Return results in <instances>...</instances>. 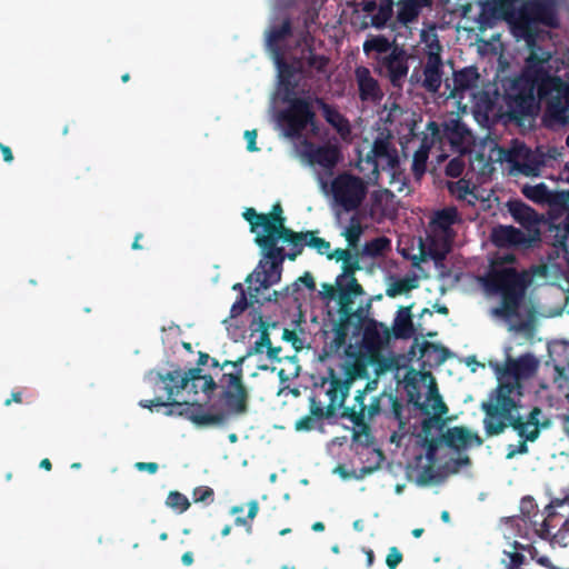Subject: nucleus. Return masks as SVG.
<instances>
[{
    "label": "nucleus",
    "mask_w": 569,
    "mask_h": 569,
    "mask_svg": "<svg viewBox=\"0 0 569 569\" xmlns=\"http://www.w3.org/2000/svg\"><path fill=\"white\" fill-rule=\"evenodd\" d=\"M349 327L345 325L342 321H338L335 326L333 333V345L337 349L341 348L347 340Z\"/></svg>",
    "instance_id": "57"
},
{
    "label": "nucleus",
    "mask_w": 569,
    "mask_h": 569,
    "mask_svg": "<svg viewBox=\"0 0 569 569\" xmlns=\"http://www.w3.org/2000/svg\"><path fill=\"white\" fill-rule=\"evenodd\" d=\"M519 0H489L482 4V14L495 18H502L515 24L518 10L516 4Z\"/></svg>",
    "instance_id": "31"
},
{
    "label": "nucleus",
    "mask_w": 569,
    "mask_h": 569,
    "mask_svg": "<svg viewBox=\"0 0 569 569\" xmlns=\"http://www.w3.org/2000/svg\"><path fill=\"white\" fill-rule=\"evenodd\" d=\"M529 47L531 52L527 58V67L522 74H529L532 70L540 69L542 72H545L547 78H559L558 76H551L545 68V63H547L551 58L550 52L545 51L540 47H537L536 42Z\"/></svg>",
    "instance_id": "36"
},
{
    "label": "nucleus",
    "mask_w": 569,
    "mask_h": 569,
    "mask_svg": "<svg viewBox=\"0 0 569 569\" xmlns=\"http://www.w3.org/2000/svg\"><path fill=\"white\" fill-rule=\"evenodd\" d=\"M386 401L390 406L388 411H383L387 417H392L396 420H400L402 417L403 406L397 396L392 393L385 395Z\"/></svg>",
    "instance_id": "52"
},
{
    "label": "nucleus",
    "mask_w": 569,
    "mask_h": 569,
    "mask_svg": "<svg viewBox=\"0 0 569 569\" xmlns=\"http://www.w3.org/2000/svg\"><path fill=\"white\" fill-rule=\"evenodd\" d=\"M258 511H259V503H258V501L257 500L249 501L247 518L237 517L234 519V523L237 526H247V531L251 532L252 527H251L250 523H248L247 519H250V520L254 519L256 516L258 515Z\"/></svg>",
    "instance_id": "54"
},
{
    "label": "nucleus",
    "mask_w": 569,
    "mask_h": 569,
    "mask_svg": "<svg viewBox=\"0 0 569 569\" xmlns=\"http://www.w3.org/2000/svg\"><path fill=\"white\" fill-rule=\"evenodd\" d=\"M459 221L458 210L455 207H447L441 210L435 212L433 217L430 221L431 231L435 233V237H429V252L428 254L435 260L440 261L445 259L447 252L449 251V241H443V250H439L437 248V239L436 234L440 233L446 238L452 237L451 227Z\"/></svg>",
    "instance_id": "12"
},
{
    "label": "nucleus",
    "mask_w": 569,
    "mask_h": 569,
    "mask_svg": "<svg viewBox=\"0 0 569 569\" xmlns=\"http://www.w3.org/2000/svg\"><path fill=\"white\" fill-rule=\"evenodd\" d=\"M322 296L325 299L339 301V288L338 286H332L330 283L322 284Z\"/></svg>",
    "instance_id": "62"
},
{
    "label": "nucleus",
    "mask_w": 569,
    "mask_h": 569,
    "mask_svg": "<svg viewBox=\"0 0 569 569\" xmlns=\"http://www.w3.org/2000/svg\"><path fill=\"white\" fill-rule=\"evenodd\" d=\"M360 270L359 259L357 254H350V259L342 262V273L337 277V286L339 291L342 288H348L351 284L352 279H356L355 272Z\"/></svg>",
    "instance_id": "43"
},
{
    "label": "nucleus",
    "mask_w": 569,
    "mask_h": 569,
    "mask_svg": "<svg viewBox=\"0 0 569 569\" xmlns=\"http://www.w3.org/2000/svg\"><path fill=\"white\" fill-rule=\"evenodd\" d=\"M479 78V73L475 67L463 68L453 73V89L451 96L455 97L458 92H465L473 88Z\"/></svg>",
    "instance_id": "37"
},
{
    "label": "nucleus",
    "mask_w": 569,
    "mask_h": 569,
    "mask_svg": "<svg viewBox=\"0 0 569 569\" xmlns=\"http://www.w3.org/2000/svg\"><path fill=\"white\" fill-rule=\"evenodd\" d=\"M429 349H432L435 352L438 353V359H437L438 363H442V362L446 361L447 355H448V349H446L442 346H438V345H435V343L426 342L425 346H423L422 351L427 352Z\"/></svg>",
    "instance_id": "61"
},
{
    "label": "nucleus",
    "mask_w": 569,
    "mask_h": 569,
    "mask_svg": "<svg viewBox=\"0 0 569 569\" xmlns=\"http://www.w3.org/2000/svg\"><path fill=\"white\" fill-rule=\"evenodd\" d=\"M244 139L247 140V149L250 152L258 151V147L256 144L257 140V130H247L244 132Z\"/></svg>",
    "instance_id": "64"
},
{
    "label": "nucleus",
    "mask_w": 569,
    "mask_h": 569,
    "mask_svg": "<svg viewBox=\"0 0 569 569\" xmlns=\"http://www.w3.org/2000/svg\"><path fill=\"white\" fill-rule=\"evenodd\" d=\"M267 259L268 267L263 269V272H257L256 281L260 283V287L268 289L272 284H276L281 279L282 263L284 259V249L282 247H273L272 243L263 244L256 243Z\"/></svg>",
    "instance_id": "17"
},
{
    "label": "nucleus",
    "mask_w": 569,
    "mask_h": 569,
    "mask_svg": "<svg viewBox=\"0 0 569 569\" xmlns=\"http://www.w3.org/2000/svg\"><path fill=\"white\" fill-rule=\"evenodd\" d=\"M282 100L288 104L286 109L280 111L278 119L284 130V134L289 138L297 139L302 132L316 123V112L311 96L297 97L296 94L282 96Z\"/></svg>",
    "instance_id": "8"
},
{
    "label": "nucleus",
    "mask_w": 569,
    "mask_h": 569,
    "mask_svg": "<svg viewBox=\"0 0 569 569\" xmlns=\"http://www.w3.org/2000/svg\"><path fill=\"white\" fill-rule=\"evenodd\" d=\"M281 240L287 243L290 249L289 251H284V259L290 261H295L303 251V248L307 243V231H295L291 228H287L282 230L279 234L273 237L272 244L273 247H278V242Z\"/></svg>",
    "instance_id": "28"
},
{
    "label": "nucleus",
    "mask_w": 569,
    "mask_h": 569,
    "mask_svg": "<svg viewBox=\"0 0 569 569\" xmlns=\"http://www.w3.org/2000/svg\"><path fill=\"white\" fill-rule=\"evenodd\" d=\"M548 158L555 159V156H547L540 147L531 150L525 144H519L512 147L507 160L522 174L536 177L540 174L541 167L547 164Z\"/></svg>",
    "instance_id": "15"
},
{
    "label": "nucleus",
    "mask_w": 569,
    "mask_h": 569,
    "mask_svg": "<svg viewBox=\"0 0 569 569\" xmlns=\"http://www.w3.org/2000/svg\"><path fill=\"white\" fill-rule=\"evenodd\" d=\"M246 358L243 356L236 361L226 360L221 365V369L232 366L237 371L222 375L220 378L222 391L218 401L211 403L208 410H204L201 403L184 401L172 403L171 412H177L198 428H222L228 425L232 416L246 413L249 400V392L242 380V363Z\"/></svg>",
    "instance_id": "2"
},
{
    "label": "nucleus",
    "mask_w": 569,
    "mask_h": 569,
    "mask_svg": "<svg viewBox=\"0 0 569 569\" xmlns=\"http://www.w3.org/2000/svg\"><path fill=\"white\" fill-rule=\"evenodd\" d=\"M445 131L451 144L461 143L469 133L465 124L459 121H455L451 126H447Z\"/></svg>",
    "instance_id": "49"
},
{
    "label": "nucleus",
    "mask_w": 569,
    "mask_h": 569,
    "mask_svg": "<svg viewBox=\"0 0 569 569\" xmlns=\"http://www.w3.org/2000/svg\"><path fill=\"white\" fill-rule=\"evenodd\" d=\"M156 382L162 383V389L166 391V400L162 397H156L151 400H141L139 405L142 408L151 409L152 407H167L170 406L168 416L177 415V412H171L173 410L174 397L180 393V391L188 388H201V390L209 395L213 390L217 389V383L214 379L210 375H202V370L200 368H192L188 372L182 373V371L178 368L172 371H168L167 373L157 372L156 373Z\"/></svg>",
    "instance_id": "5"
},
{
    "label": "nucleus",
    "mask_w": 569,
    "mask_h": 569,
    "mask_svg": "<svg viewBox=\"0 0 569 569\" xmlns=\"http://www.w3.org/2000/svg\"><path fill=\"white\" fill-rule=\"evenodd\" d=\"M556 204L567 210V216L562 224L551 223L548 238H552L551 244L560 250L569 269V190L556 192Z\"/></svg>",
    "instance_id": "18"
},
{
    "label": "nucleus",
    "mask_w": 569,
    "mask_h": 569,
    "mask_svg": "<svg viewBox=\"0 0 569 569\" xmlns=\"http://www.w3.org/2000/svg\"><path fill=\"white\" fill-rule=\"evenodd\" d=\"M362 295H365V290L357 279H352L348 288H342L339 291V320L348 327L353 325L357 330H361L370 320L368 318L371 308L370 301L367 302L366 307L353 309L355 298Z\"/></svg>",
    "instance_id": "11"
},
{
    "label": "nucleus",
    "mask_w": 569,
    "mask_h": 569,
    "mask_svg": "<svg viewBox=\"0 0 569 569\" xmlns=\"http://www.w3.org/2000/svg\"><path fill=\"white\" fill-rule=\"evenodd\" d=\"M449 191L456 196L458 199H466V197L471 193L468 181L460 179L456 182H451L449 184Z\"/></svg>",
    "instance_id": "55"
},
{
    "label": "nucleus",
    "mask_w": 569,
    "mask_h": 569,
    "mask_svg": "<svg viewBox=\"0 0 569 569\" xmlns=\"http://www.w3.org/2000/svg\"><path fill=\"white\" fill-rule=\"evenodd\" d=\"M507 207L517 223L527 229L528 232H536V236H539L538 224L540 218L535 209L521 200H510Z\"/></svg>",
    "instance_id": "22"
},
{
    "label": "nucleus",
    "mask_w": 569,
    "mask_h": 569,
    "mask_svg": "<svg viewBox=\"0 0 569 569\" xmlns=\"http://www.w3.org/2000/svg\"><path fill=\"white\" fill-rule=\"evenodd\" d=\"M249 303L247 300V296L244 292L240 293L237 300L233 302L230 309V317L236 318L240 316L247 308Z\"/></svg>",
    "instance_id": "58"
},
{
    "label": "nucleus",
    "mask_w": 569,
    "mask_h": 569,
    "mask_svg": "<svg viewBox=\"0 0 569 569\" xmlns=\"http://www.w3.org/2000/svg\"><path fill=\"white\" fill-rule=\"evenodd\" d=\"M167 507L182 513L190 507L189 499L179 491H170L166 499Z\"/></svg>",
    "instance_id": "48"
},
{
    "label": "nucleus",
    "mask_w": 569,
    "mask_h": 569,
    "mask_svg": "<svg viewBox=\"0 0 569 569\" xmlns=\"http://www.w3.org/2000/svg\"><path fill=\"white\" fill-rule=\"evenodd\" d=\"M355 76L361 101H377L382 97L378 81L371 76L367 67H357Z\"/></svg>",
    "instance_id": "27"
},
{
    "label": "nucleus",
    "mask_w": 569,
    "mask_h": 569,
    "mask_svg": "<svg viewBox=\"0 0 569 569\" xmlns=\"http://www.w3.org/2000/svg\"><path fill=\"white\" fill-rule=\"evenodd\" d=\"M419 282L416 276H408L405 278L396 279L386 289V295L389 298H396L406 295L411 290L418 288Z\"/></svg>",
    "instance_id": "41"
},
{
    "label": "nucleus",
    "mask_w": 569,
    "mask_h": 569,
    "mask_svg": "<svg viewBox=\"0 0 569 569\" xmlns=\"http://www.w3.org/2000/svg\"><path fill=\"white\" fill-rule=\"evenodd\" d=\"M482 284L488 292L501 297V306L493 309V315L511 318L518 315L529 280L526 273L513 267L490 266L482 278Z\"/></svg>",
    "instance_id": "4"
},
{
    "label": "nucleus",
    "mask_w": 569,
    "mask_h": 569,
    "mask_svg": "<svg viewBox=\"0 0 569 569\" xmlns=\"http://www.w3.org/2000/svg\"><path fill=\"white\" fill-rule=\"evenodd\" d=\"M421 11L415 0H400L398 2L397 20L403 26L415 22Z\"/></svg>",
    "instance_id": "42"
},
{
    "label": "nucleus",
    "mask_w": 569,
    "mask_h": 569,
    "mask_svg": "<svg viewBox=\"0 0 569 569\" xmlns=\"http://www.w3.org/2000/svg\"><path fill=\"white\" fill-rule=\"evenodd\" d=\"M385 395H387L386 391L373 397L371 402L367 406L365 403V391H358L355 397L356 405L353 407L343 408L341 417L349 419L362 432L367 433L369 431V426L366 422V419L372 420L376 416L382 412V402L386 400Z\"/></svg>",
    "instance_id": "13"
},
{
    "label": "nucleus",
    "mask_w": 569,
    "mask_h": 569,
    "mask_svg": "<svg viewBox=\"0 0 569 569\" xmlns=\"http://www.w3.org/2000/svg\"><path fill=\"white\" fill-rule=\"evenodd\" d=\"M393 0H380L377 6L378 12L371 17V24L376 28H383L393 14Z\"/></svg>",
    "instance_id": "45"
},
{
    "label": "nucleus",
    "mask_w": 569,
    "mask_h": 569,
    "mask_svg": "<svg viewBox=\"0 0 569 569\" xmlns=\"http://www.w3.org/2000/svg\"><path fill=\"white\" fill-rule=\"evenodd\" d=\"M528 451H529V448H528L527 441H525V439H522V441H520L519 445H517V446H515V445L508 446V452H507L506 458L512 459L517 455H525Z\"/></svg>",
    "instance_id": "60"
},
{
    "label": "nucleus",
    "mask_w": 569,
    "mask_h": 569,
    "mask_svg": "<svg viewBox=\"0 0 569 569\" xmlns=\"http://www.w3.org/2000/svg\"><path fill=\"white\" fill-rule=\"evenodd\" d=\"M538 239L539 236H536V232H532V234L531 232L526 233L512 226H499L495 228L491 233L492 242L499 248H530Z\"/></svg>",
    "instance_id": "19"
},
{
    "label": "nucleus",
    "mask_w": 569,
    "mask_h": 569,
    "mask_svg": "<svg viewBox=\"0 0 569 569\" xmlns=\"http://www.w3.org/2000/svg\"><path fill=\"white\" fill-rule=\"evenodd\" d=\"M379 159H385L390 168H395L398 164L396 150L391 149L388 140L381 138H377L373 141L372 148L366 157V162L372 167V174H375L376 179L379 178Z\"/></svg>",
    "instance_id": "23"
},
{
    "label": "nucleus",
    "mask_w": 569,
    "mask_h": 569,
    "mask_svg": "<svg viewBox=\"0 0 569 569\" xmlns=\"http://www.w3.org/2000/svg\"><path fill=\"white\" fill-rule=\"evenodd\" d=\"M547 510L555 511L561 522V528L552 536V543L567 547L569 543V497L551 500Z\"/></svg>",
    "instance_id": "24"
},
{
    "label": "nucleus",
    "mask_w": 569,
    "mask_h": 569,
    "mask_svg": "<svg viewBox=\"0 0 569 569\" xmlns=\"http://www.w3.org/2000/svg\"><path fill=\"white\" fill-rule=\"evenodd\" d=\"M499 393L498 402H482L480 406L486 415L483 426L487 436L501 435L511 427L521 439L533 442L539 438L541 429L550 427V420L543 417L539 407H533L526 419L515 413L519 408V399L510 398L509 387H501Z\"/></svg>",
    "instance_id": "3"
},
{
    "label": "nucleus",
    "mask_w": 569,
    "mask_h": 569,
    "mask_svg": "<svg viewBox=\"0 0 569 569\" xmlns=\"http://www.w3.org/2000/svg\"><path fill=\"white\" fill-rule=\"evenodd\" d=\"M441 440L446 443L447 447L457 451L472 443L477 447H480L483 443L482 438H480L478 433L471 432L466 427L449 428L442 435Z\"/></svg>",
    "instance_id": "26"
},
{
    "label": "nucleus",
    "mask_w": 569,
    "mask_h": 569,
    "mask_svg": "<svg viewBox=\"0 0 569 569\" xmlns=\"http://www.w3.org/2000/svg\"><path fill=\"white\" fill-rule=\"evenodd\" d=\"M521 192L527 199L536 203L556 204V193L551 192L542 182L535 186L525 184Z\"/></svg>",
    "instance_id": "38"
},
{
    "label": "nucleus",
    "mask_w": 569,
    "mask_h": 569,
    "mask_svg": "<svg viewBox=\"0 0 569 569\" xmlns=\"http://www.w3.org/2000/svg\"><path fill=\"white\" fill-rule=\"evenodd\" d=\"M537 23L552 29L559 27L556 0H528L518 10L515 30L526 40L528 46L536 42Z\"/></svg>",
    "instance_id": "6"
},
{
    "label": "nucleus",
    "mask_w": 569,
    "mask_h": 569,
    "mask_svg": "<svg viewBox=\"0 0 569 569\" xmlns=\"http://www.w3.org/2000/svg\"><path fill=\"white\" fill-rule=\"evenodd\" d=\"M272 58L278 70L279 88L282 96L296 94L299 87L297 76H301L302 78L308 76V70L305 68L303 59L295 57L289 62L286 60L284 53Z\"/></svg>",
    "instance_id": "16"
},
{
    "label": "nucleus",
    "mask_w": 569,
    "mask_h": 569,
    "mask_svg": "<svg viewBox=\"0 0 569 569\" xmlns=\"http://www.w3.org/2000/svg\"><path fill=\"white\" fill-rule=\"evenodd\" d=\"M363 340L367 345L378 347L382 343V337H389V330L382 323L370 319L363 327Z\"/></svg>",
    "instance_id": "40"
},
{
    "label": "nucleus",
    "mask_w": 569,
    "mask_h": 569,
    "mask_svg": "<svg viewBox=\"0 0 569 569\" xmlns=\"http://www.w3.org/2000/svg\"><path fill=\"white\" fill-rule=\"evenodd\" d=\"M243 219L250 224V231L257 233L256 243L270 244L273 237L279 234L286 227V217L279 202L272 206L269 213H258L253 208H247L242 213Z\"/></svg>",
    "instance_id": "10"
},
{
    "label": "nucleus",
    "mask_w": 569,
    "mask_h": 569,
    "mask_svg": "<svg viewBox=\"0 0 569 569\" xmlns=\"http://www.w3.org/2000/svg\"><path fill=\"white\" fill-rule=\"evenodd\" d=\"M429 158V148L421 146L415 153L412 159V174L416 180H420L427 170V161Z\"/></svg>",
    "instance_id": "47"
},
{
    "label": "nucleus",
    "mask_w": 569,
    "mask_h": 569,
    "mask_svg": "<svg viewBox=\"0 0 569 569\" xmlns=\"http://www.w3.org/2000/svg\"><path fill=\"white\" fill-rule=\"evenodd\" d=\"M320 426V421H318L315 417L308 415L296 421L295 429L297 431H311Z\"/></svg>",
    "instance_id": "56"
},
{
    "label": "nucleus",
    "mask_w": 569,
    "mask_h": 569,
    "mask_svg": "<svg viewBox=\"0 0 569 569\" xmlns=\"http://www.w3.org/2000/svg\"><path fill=\"white\" fill-rule=\"evenodd\" d=\"M408 58L402 47L395 46L388 54L373 57V60L378 72L386 76L393 87L401 88L409 71Z\"/></svg>",
    "instance_id": "14"
},
{
    "label": "nucleus",
    "mask_w": 569,
    "mask_h": 569,
    "mask_svg": "<svg viewBox=\"0 0 569 569\" xmlns=\"http://www.w3.org/2000/svg\"><path fill=\"white\" fill-rule=\"evenodd\" d=\"M390 244L391 242L387 237H377L363 244L362 252L366 256L376 258L389 250Z\"/></svg>",
    "instance_id": "46"
},
{
    "label": "nucleus",
    "mask_w": 569,
    "mask_h": 569,
    "mask_svg": "<svg viewBox=\"0 0 569 569\" xmlns=\"http://www.w3.org/2000/svg\"><path fill=\"white\" fill-rule=\"evenodd\" d=\"M357 368H348L347 377L345 379L335 376L332 370L330 371V380L327 395L333 405H343L346 398L349 395L350 386L357 376Z\"/></svg>",
    "instance_id": "29"
},
{
    "label": "nucleus",
    "mask_w": 569,
    "mask_h": 569,
    "mask_svg": "<svg viewBox=\"0 0 569 569\" xmlns=\"http://www.w3.org/2000/svg\"><path fill=\"white\" fill-rule=\"evenodd\" d=\"M545 513L546 516L543 520L541 522L535 520L532 521V526L535 527V532L541 539L550 540L551 546H555L556 543H552V536L559 528H561V522L556 512L547 510V507L545 508Z\"/></svg>",
    "instance_id": "35"
},
{
    "label": "nucleus",
    "mask_w": 569,
    "mask_h": 569,
    "mask_svg": "<svg viewBox=\"0 0 569 569\" xmlns=\"http://www.w3.org/2000/svg\"><path fill=\"white\" fill-rule=\"evenodd\" d=\"M330 191L336 207L345 212L357 211L368 193V183L349 171L338 173L331 181Z\"/></svg>",
    "instance_id": "9"
},
{
    "label": "nucleus",
    "mask_w": 569,
    "mask_h": 569,
    "mask_svg": "<svg viewBox=\"0 0 569 569\" xmlns=\"http://www.w3.org/2000/svg\"><path fill=\"white\" fill-rule=\"evenodd\" d=\"M363 232L360 217L356 213L350 217L349 224L342 231L349 248H357Z\"/></svg>",
    "instance_id": "44"
},
{
    "label": "nucleus",
    "mask_w": 569,
    "mask_h": 569,
    "mask_svg": "<svg viewBox=\"0 0 569 569\" xmlns=\"http://www.w3.org/2000/svg\"><path fill=\"white\" fill-rule=\"evenodd\" d=\"M443 419L439 416H430L422 420L421 431L425 436V446L427 449V458L432 461L436 457L437 450L439 448L440 439L432 436V429H442Z\"/></svg>",
    "instance_id": "33"
},
{
    "label": "nucleus",
    "mask_w": 569,
    "mask_h": 569,
    "mask_svg": "<svg viewBox=\"0 0 569 569\" xmlns=\"http://www.w3.org/2000/svg\"><path fill=\"white\" fill-rule=\"evenodd\" d=\"M429 400L432 402L431 407L436 411L435 416H439L442 419V416L448 412V407L438 392L436 385L430 386L429 388Z\"/></svg>",
    "instance_id": "51"
},
{
    "label": "nucleus",
    "mask_w": 569,
    "mask_h": 569,
    "mask_svg": "<svg viewBox=\"0 0 569 569\" xmlns=\"http://www.w3.org/2000/svg\"><path fill=\"white\" fill-rule=\"evenodd\" d=\"M299 59H303L305 68L308 70V76L305 79H313L315 74L323 76L327 73V67L330 62L329 58L325 54H318L315 52V49L307 44L301 50V56Z\"/></svg>",
    "instance_id": "30"
},
{
    "label": "nucleus",
    "mask_w": 569,
    "mask_h": 569,
    "mask_svg": "<svg viewBox=\"0 0 569 569\" xmlns=\"http://www.w3.org/2000/svg\"><path fill=\"white\" fill-rule=\"evenodd\" d=\"M442 59L439 51H429L427 53L426 62L422 68L423 79L421 87L430 92L436 93L439 91L442 83Z\"/></svg>",
    "instance_id": "21"
},
{
    "label": "nucleus",
    "mask_w": 569,
    "mask_h": 569,
    "mask_svg": "<svg viewBox=\"0 0 569 569\" xmlns=\"http://www.w3.org/2000/svg\"><path fill=\"white\" fill-rule=\"evenodd\" d=\"M538 360L530 353L520 356L518 359L508 358L503 366L497 365L495 371L499 383L490 392L487 402H498L499 389L505 386L510 389V398L520 397L522 395L520 381L531 378L538 370Z\"/></svg>",
    "instance_id": "7"
},
{
    "label": "nucleus",
    "mask_w": 569,
    "mask_h": 569,
    "mask_svg": "<svg viewBox=\"0 0 569 569\" xmlns=\"http://www.w3.org/2000/svg\"><path fill=\"white\" fill-rule=\"evenodd\" d=\"M310 164H318L325 170L331 171L339 162L341 152L336 144L316 146L307 143L305 152Z\"/></svg>",
    "instance_id": "20"
},
{
    "label": "nucleus",
    "mask_w": 569,
    "mask_h": 569,
    "mask_svg": "<svg viewBox=\"0 0 569 569\" xmlns=\"http://www.w3.org/2000/svg\"><path fill=\"white\" fill-rule=\"evenodd\" d=\"M505 100L506 116L518 124L537 113L540 101L546 104V126L569 124V82L561 78H547L540 69L516 78Z\"/></svg>",
    "instance_id": "1"
},
{
    "label": "nucleus",
    "mask_w": 569,
    "mask_h": 569,
    "mask_svg": "<svg viewBox=\"0 0 569 569\" xmlns=\"http://www.w3.org/2000/svg\"><path fill=\"white\" fill-rule=\"evenodd\" d=\"M536 509L535 501L531 497H525L521 500L520 503V510L523 516H527L530 522L532 523V520L530 519V513Z\"/></svg>",
    "instance_id": "63"
},
{
    "label": "nucleus",
    "mask_w": 569,
    "mask_h": 569,
    "mask_svg": "<svg viewBox=\"0 0 569 569\" xmlns=\"http://www.w3.org/2000/svg\"><path fill=\"white\" fill-rule=\"evenodd\" d=\"M292 23L290 18H286L281 26L271 27L267 31L266 44L272 57L283 53L280 43L291 37Z\"/></svg>",
    "instance_id": "32"
},
{
    "label": "nucleus",
    "mask_w": 569,
    "mask_h": 569,
    "mask_svg": "<svg viewBox=\"0 0 569 569\" xmlns=\"http://www.w3.org/2000/svg\"><path fill=\"white\" fill-rule=\"evenodd\" d=\"M393 336L397 339H409L415 333L411 306L400 307L392 326Z\"/></svg>",
    "instance_id": "34"
},
{
    "label": "nucleus",
    "mask_w": 569,
    "mask_h": 569,
    "mask_svg": "<svg viewBox=\"0 0 569 569\" xmlns=\"http://www.w3.org/2000/svg\"><path fill=\"white\" fill-rule=\"evenodd\" d=\"M315 103L321 110L325 120L340 134L341 138H347L351 133V126L349 120L339 112V110L325 101L323 98L315 97Z\"/></svg>",
    "instance_id": "25"
},
{
    "label": "nucleus",
    "mask_w": 569,
    "mask_h": 569,
    "mask_svg": "<svg viewBox=\"0 0 569 569\" xmlns=\"http://www.w3.org/2000/svg\"><path fill=\"white\" fill-rule=\"evenodd\" d=\"M192 499L196 503L202 502L209 505L214 499V491L208 486H200L193 489Z\"/></svg>",
    "instance_id": "53"
},
{
    "label": "nucleus",
    "mask_w": 569,
    "mask_h": 569,
    "mask_svg": "<svg viewBox=\"0 0 569 569\" xmlns=\"http://www.w3.org/2000/svg\"><path fill=\"white\" fill-rule=\"evenodd\" d=\"M402 559L403 556L401 551L397 547H391L389 548L388 555L386 557V565L389 569H396Z\"/></svg>",
    "instance_id": "59"
},
{
    "label": "nucleus",
    "mask_w": 569,
    "mask_h": 569,
    "mask_svg": "<svg viewBox=\"0 0 569 569\" xmlns=\"http://www.w3.org/2000/svg\"><path fill=\"white\" fill-rule=\"evenodd\" d=\"M318 230L307 231L306 247L315 249L319 254H325L330 249V242L323 238L317 237Z\"/></svg>",
    "instance_id": "50"
},
{
    "label": "nucleus",
    "mask_w": 569,
    "mask_h": 569,
    "mask_svg": "<svg viewBox=\"0 0 569 569\" xmlns=\"http://www.w3.org/2000/svg\"><path fill=\"white\" fill-rule=\"evenodd\" d=\"M395 46H398L395 41H390L385 36H375L367 39L363 43V51L366 54H370L375 52V57H385L388 54Z\"/></svg>",
    "instance_id": "39"
}]
</instances>
